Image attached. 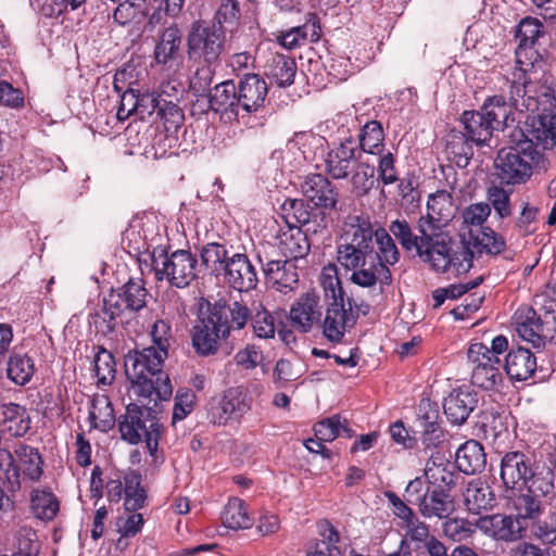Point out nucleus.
Returning <instances> with one entry per match:
<instances>
[{
  "label": "nucleus",
  "mask_w": 556,
  "mask_h": 556,
  "mask_svg": "<svg viewBox=\"0 0 556 556\" xmlns=\"http://www.w3.org/2000/svg\"><path fill=\"white\" fill-rule=\"evenodd\" d=\"M315 437L323 442H332L341 435V417L332 415L317 421L313 427Z\"/></svg>",
  "instance_id": "nucleus-64"
},
{
  "label": "nucleus",
  "mask_w": 556,
  "mask_h": 556,
  "mask_svg": "<svg viewBox=\"0 0 556 556\" xmlns=\"http://www.w3.org/2000/svg\"><path fill=\"white\" fill-rule=\"evenodd\" d=\"M148 296L144 280L129 278L122 287L111 289L103 296L102 305L89 314V324L98 333L109 336L115 331L118 317L126 311L137 313L144 308Z\"/></svg>",
  "instance_id": "nucleus-6"
},
{
  "label": "nucleus",
  "mask_w": 556,
  "mask_h": 556,
  "mask_svg": "<svg viewBox=\"0 0 556 556\" xmlns=\"http://www.w3.org/2000/svg\"><path fill=\"white\" fill-rule=\"evenodd\" d=\"M506 137L509 146L502 148L494 160L501 184L523 185L533 173L547 170L548 159L522 131L520 123L513 127Z\"/></svg>",
  "instance_id": "nucleus-4"
},
{
  "label": "nucleus",
  "mask_w": 556,
  "mask_h": 556,
  "mask_svg": "<svg viewBox=\"0 0 556 556\" xmlns=\"http://www.w3.org/2000/svg\"><path fill=\"white\" fill-rule=\"evenodd\" d=\"M278 249L281 254L296 262L306 257L311 251V242L305 231L298 225H289L280 228L276 235Z\"/></svg>",
  "instance_id": "nucleus-29"
},
{
  "label": "nucleus",
  "mask_w": 556,
  "mask_h": 556,
  "mask_svg": "<svg viewBox=\"0 0 556 556\" xmlns=\"http://www.w3.org/2000/svg\"><path fill=\"white\" fill-rule=\"evenodd\" d=\"M34 359L28 354L13 352L8 361L7 375L17 386H25L35 374Z\"/></svg>",
  "instance_id": "nucleus-45"
},
{
  "label": "nucleus",
  "mask_w": 556,
  "mask_h": 556,
  "mask_svg": "<svg viewBox=\"0 0 556 556\" xmlns=\"http://www.w3.org/2000/svg\"><path fill=\"white\" fill-rule=\"evenodd\" d=\"M208 108L225 123L239 122L242 118L241 104L238 98L236 83L226 79L208 90Z\"/></svg>",
  "instance_id": "nucleus-15"
},
{
  "label": "nucleus",
  "mask_w": 556,
  "mask_h": 556,
  "mask_svg": "<svg viewBox=\"0 0 556 556\" xmlns=\"http://www.w3.org/2000/svg\"><path fill=\"white\" fill-rule=\"evenodd\" d=\"M152 268L157 281L166 280L172 287L182 289L197 278L198 258L189 250L168 253L160 248L153 251Z\"/></svg>",
  "instance_id": "nucleus-9"
},
{
  "label": "nucleus",
  "mask_w": 556,
  "mask_h": 556,
  "mask_svg": "<svg viewBox=\"0 0 556 556\" xmlns=\"http://www.w3.org/2000/svg\"><path fill=\"white\" fill-rule=\"evenodd\" d=\"M425 477L431 489L451 492L456 485L458 475L455 472L454 465L445 459L444 455L435 452L426 463Z\"/></svg>",
  "instance_id": "nucleus-30"
},
{
  "label": "nucleus",
  "mask_w": 556,
  "mask_h": 556,
  "mask_svg": "<svg viewBox=\"0 0 556 556\" xmlns=\"http://www.w3.org/2000/svg\"><path fill=\"white\" fill-rule=\"evenodd\" d=\"M488 345L481 342L471 343L467 356L472 364L471 382L483 390H494L503 382L501 359H492L485 355Z\"/></svg>",
  "instance_id": "nucleus-13"
},
{
  "label": "nucleus",
  "mask_w": 556,
  "mask_h": 556,
  "mask_svg": "<svg viewBox=\"0 0 556 556\" xmlns=\"http://www.w3.org/2000/svg\"><path fill=\"white\" fill-rule=\"evenodd\" d=\"M543 24L534 17H525L516 28L515 39L519 43L534 46L538 38L543 34Z\"/></svg>",
  "instance_id": "nucleus-62"
},
{
  "label": "nucleus",
  "mask_w": 556,
  "mask_h": 556,
  "mask_svg": "<svg viewBox=\"0 0 556 556\" xmlns=\"http://www.w3.org/2000/svg\"><path fill=\"white\" fill-rule=\"evenodd\" d=\"M117 426L123 441L132 445L144 442L149 454L155 456L164 426L150 407L129 403L118 417Z\"/></svg>",
  "instance_id": "nucleus-8"
},
{
  "label": "nucleus",
  "mask_w": 556,
  "mask_h": 556,
  "mask_svg": "<svg viewBox=\"0 0 556 556\" xmlns=\"http://www.w3.org/2000/svg\"><path fill=\"white\" fill-rule=\"evenodd\" d=\"M222 281L240 294L256 289L258 276L255 266L245 253H233L220 277Z\"/></svg>",
  "instance_id": "nucleus-19"
},
{
  "label": "nucleus",
  "mask_w": 556,
  "mask_h": 556,
  "mask_svg": "<svg viewBox=\"0 0 556 556\" xmlns=\"http://www.w3.org/2000/svg\"><path fill=\"white\" fill-rule=\"evenodd\" d=\"M198 67L190 79V90L193 94H202L212 89L215 77V66L217 64H208L205 62H193Z\"/></svg>",
  "instance_id": "nucleus-60"
},
{
  "label": "nucleus",
  "mask_w": 556,
  "mask_h": 556,
  "mask_svg": "<svg viewBox=\"0 0 556 556\" xmlns=\"http://www.w3.org/2000/svg\"><path fill=\"white\" fill-rule=\"evenodd\" d=\"M418 510L425 518H447L455 510L454 496L443 489H430Z\"/></svg>",
  "instance_id": "nucleus-38"
},
{
  "label": "nucleus",
  "mask_w": 556,
  "mask_h": 556,
  "mask_svg": "<svg viewBox=\"0 0 556 556\" xmlns=\"http://www.w3.org/2000/svg\"><path fill=\"white\" fill-rule=\"evenodd\" d=\"M417 422L420 428V441L425 448H437L445 440L441 426L439 406L429 399H421L417 406Z\"/></svg>",
  "instance_id": "nucleus-21"
},
{
  "label": "nucleus",
  "mask_w": 556,
  "mask_h": 556,
  "mask_svg": "<svg viewBox=\"0 0 556 556\" xmlns=\"http://www.w3.org/2000/svg\"><path fill=\"white\" fill-rule=\"evenodd\" d=\"M309 203L305 198H287L280 205L282 218L287 226L298 225L301 227L314 223V232H317L319 229H326L328 225L327 217L323 212L315 210V206L312 207Z\"/></svg>",
  "instance_id": "nucleus-24"
},
{
  "label": "nucleus",
  "mask_w": 556,
  "mask_h": 556,
  "mask_svg": "<svg viewBox=\"0 0 556 556\" xmlns=\"http://www.w3.org/2000/svg\"><path fill=\"white\" fill-rule=\"evenodd\" d=\"M240 18L241 9L239 0H220L210 23L219 29H226V26H237Z\"/></svg>",
  "instance_id": "nucleus-57"
},
{
  "label": "nucleus",
  "mask_w": 556,
  "mask_h": 556,
  "mask_svg": "<svg viewBox=\"0 0 556 556\" xmlns=\"http://www.w3.org/2000/svg\"><path fill=\"white\" fill-rule=\"evenodd\" d=\"M535 460L528 452L507 451L501 458V480L506 489H521L531 477Z\"/></svg>",
  "instance_id": "nucleus-17"
},
{
  "label": "nucleus",
  "mask_w": 556,
  "mask_h": 556,
  "mask_svg": "<svg viewBox=\"0 0 556 556\" xmlns=\"http://www.w3.org/2000/svg\"><path fill=\"white\" fill-rule=\"evenodd\" d=\"M521 129L538 148L552 149L556 146V112L527 116Z\"/></svg>",
  "instance_id": "nucleus-27"
},
{
  "label": "nucleus",
  "mask_w": 556,
  "mask_h": 556,
  "mask_svg": "<svg viewBox=\"0 0 556 556\" xmlns=\"http://www.w3.org/2000/svg\"><path fill=\"white\" fill-rule=\"evenodd\" d=\"M317 533L319 539L315 540L306 556L342 555L341 548L338 545L341 541L340 532L329 520L323 519L317 522Z\"/></svg>",
  "instance_id": "nucleus-37"
},
{
  "label": "nucleus",
  "mask_w": 556,
  "mask_h": 556,
  "mask_svg": "<svg viewBox=\"0 0 556 556\" xmlns=\"http://www.w3.org/2000/svg\"><path fill=\"white\" fill-rule=\"evenodd\" d=\"M222 521L226 528L238 530L247 529L252 525V519L248 515L245 503L238 498H230L222 511Z\"/></svg>",
  "instance_id": "nucleus-47"
},
{
  "label": "nucleus",
  "mask_w": 556,
  "mask_h": 556,
  "mask_svg": "<svg viewBox=\"0 0 556 556\" xmlns=\"http://www.w3.org/2000/svg\"><path fill=\"white\" fill-rule=\"evenodd\" d=\"M452 205V195L446 191H438L430 194L427 201V214L425 216L432 217L433 229L435 233H447L441 229L440 223L448 219V210Z\"/></svg>",
  "instance_id": "nucleus-46"
},
{
  "label": "nucleus",
  "mask_w": 556,
  "mask_h": 556,
  "mask_svg": "<svg viewBox=\"0 0 556 556\" xmlns=\"http://www.w3.org/2000/svg\"><path fill=\"white\" fill-rule=\"evenodd\" d=\"M510 194L511 191H507L501 186L493 185L488 188L486 199L500 219H505L511 216L513 206Z\"/></svg>",
  "instance_id": "nucleus-58"
},
{
  "label": "nucleus",
  "mask_w": 556,
  "mask_h": 556,
  "mask_svg": "<svg viewBox=\"0 0 556 556\" xmlns=\"http://www.w3.org/2000/svg\"><path fill=\"white\" fill-rule=\"evenodd\" d=\"M30 503L31 508L41 519L52 520L59 511V501L50 491L34 490Z\"/></svg>",
  "instance_id": "nucleus-56"
},
{
  "label": "nucleus",
  "mask_w": 556,
  "mask_h": 556,
  "mask_svg": "<svg viewBox=\"0 0 556 556\" xmlns=\"http://www.w3.org/2000/svg\"><path fill=\"white\" fill-rule=\"evenodd\" d=\"M200 256L205 269L215 278L220 279L231 255L228 254L224 244L210 242L202 247Z\"/></svg>",
  "instance_id": "nucleus-43"
},
{
  "label": "nucleus",
  "mask_w": 556,
  "mask_h": 556,
  "mask_svg": "<svg viewBox=\"0 0 556 556\" xmlns=\"http://www.w3.org/2000/svg\"><path fill=\"white\" fill-rule=\"evenodd\" d=\"M93 371L98 378V384H111L115 378V358L113 354L103 346H98V352L93 359Z\"/></svg>",
  "instance_id": "nucleus-55"
},
{
  "label": "nucleus",
  "mask_w": 556,
  "mask_h": 556,
  "mask_svg": "<svg viewBox=\"0 0 556 556\" xmlns=\"http://www.w3.org/2000/svg\"><path fill=\"white\" fill-rule=\"evenodd\" d=\"M156 116L163 121L166 131H176L184 122V113L179 105L164 99Z\"/></svg>",
  "instance_id": "nucleus-63"
},
{
  "label": "nucleus",
  "mask_w": 556,
  "mask_h": 556,
  "mask_svg": "<svg viewBox=\"0 0 556 556\" xmlns=\"http://www.w3.org/2000/svg\"><path fill=\"white\" fill-rule=\"evenodd\" d=\"M250 409L245 396L239 389H228L220 399L208 403L207 418L214 425H225L230 419L242 417Z\"/></svg>",
  "instance_id": "nucleus-22"
},
{
  "label": "nucleus",
  "mask_w": 556,
  "mask_h": 556,
  "mask_svg": "<svg viewBox=\"0 0 556 556\" xmlns=\"http://www.w3.org/2000/svg\"><path fill=\"white\" fill-rule=\"evenodd\" d=\"M459 122L463 125V132L475 142L477 147L488 146L491 141L494 127L480 112V110H466L462 113Z\"/></svg>",
  "instance_id": "nucleus-33"
},
{
  "label": "nucleus",
  "mask_w": 556,
  "mask_h": 556,
  "mask_svg": "<svg viewBox=\"0 0 556 556\" xmlns=\"http://www.w3.org/2000/svg\"><path fill=\"white\" fill-rule=\"evenodd\" d=\"M540 208L528 201H522L520 212L514 219V229L519 237L526 238L538 230Z\"/></svg>",
  "instance_id": "nucleus-52"
},
{
  "label": "nucleus",
  "mask_w": 556,
  "mask_h": 556,
  "mask_svg": "<svg viewBox=\"0 0 556 556\" xmlns=\"http://www.w3.org/2000/svg\"><path fill=\"white\" fill-rule=\"evenodd\" d=\"M242 118L250 117L265 108L268 94L266 80L256 73H238L236 83Z\"/></svg>",
  "instance_id": "nucleus-14"
},
{
  "label": "nucleus",
  "mask_w": 556,
  "mask_h": 556,
  "mask_svg": "<svg viewBox=\"0 0 556 556\" xmlns=\"http://www.w3.org/2000/svg\"><path fill=\"white\" fill-rule=\"evenodd\" d=\"M478 528L464 518H452L443 523L444 534L455 542H460L471 538Z\"/></svg>",
  "instance_id": "nucleus-61"
},
{
  "label": "nucleus",
  "mask_w": 556,
  "mask_h": 556,
  "mask_svg": "<svg viewBox=\"0 0 556 556\" xmlns=\"http://www.w3.org/2000/svg\"><path fill=\"white\" fill-rule=\"evenodd\" d=\"M303 197L309 201L315 210L326 215L327 211H336L339 202V192L332 181L323 174H309L301 184Z\"/></svg>",
  "instance_id": "nucleus-16"
},
{
  "label": "nucleus",
  "mask_w": 556,
  "mask_h": 556,
  "mask_svg": "<svg viewBox=\"0 0 556 556\" xmlns=\"http://www.w3.org/2000/svg\"><path fill=\"white\" fill-rule=\"evenodd\" d=\"M358 147L361 153L380 154L384 148V131L381 123L376 119L365 122L359 128Z\"/></svg>",
  "instance_id": "nucleus-44"
},
{
  "label": "nucleus",
  "mask_w": 556,
  "mask_h": 556,
  "mask_svg": "<svg viewBox=\"0 0 556 556\" xmlns=\"http://www.w3.org/2000/svg\"><path fill=\"white\" fill-rule=\"evenodd\" d=\"M476 245L488 254L497 255L506 250V240L503 235L496 232L491 227H481L475 238Z\"/></svg>",
  "instance_id": "nucleus-59"
},
{
  "label": "nucleus",
  "mask_w": 556,
  "mask_h": 556,
  "mask_svg": "<svg viewBox=\"0 0 556 556\" xmlns=\"http://www.w3.org/2000/svg\"><path fill=\"white\" fill-rule=\"evenodd\" d=\"M125 101H129L131 108L126 111V116L135 113L141 119L150 117L154 113L157 114L159 109L161 108L163 99H161L160 94H155L154 92L149 93H139L134 89L126 90L121 99V104L117 111V117L122 118L123 113L125 111Z\"/></svg>",
  "instance_id": "nucleus-34"
},
{
  "label": "nucleus",
  "mask_w": 556,
  "mask_h": 556,
  "mask_svg": "<svg viewBox=\"0 0 556 556\" xmlns=\"http://www.w3.org/2000/svg\"><path fill=\"white\" fill-rule=\"evenodd\" d=\"M445 239L447 244L442 252L443 255H439L437 249L432 248V257L426 263L438 273H445L450 268H454L458 274L467 273L472 266V251L463 241L454 249L456 242L450 233H446Z\"/></svg>",
  "instance_id": "nucleus-18"
},
{
  "label": "nucleus",
  "mask_w": 556,
  "mask_h": 556,
  "mask_svg": "<svg viewBox=\"0 0 556 556\" xmlns=\"http://www.w3.org/2000/svg\"><path fill=\"white\" fill-rule=\"evenodd\" d=\"M164 362L154 346L128 351L124 357L125 375L138 396L155 402L170 399L173 386L163 370Z\"/></svg>",
  "instance_id": "nucleus-5"
},
{
  "label": "nucleus",
  "mask_w": 556,
  "mask_h": 556,
  "mask_svg": "<svg viewBox=\"0 0 556 556\" xmlns=\"http://www.w3.org/2000/svg\"><path fill=\"white\" fill-rule=\"evenodd\" d=\"M226 41V29H219L204 20L193 21L186 38L188 60L219 64Z\"/></svg>",
  "instance_id": "nucleus-10"
},
{
  "label": "nucleus",
  "mask_w": 556,
  "mask_h": 556,
  "mask_svg": "<svg viewBox=\"0 0 556 556\" xmlns=\"http://www.w3.org/2000/svg\"><path fill=\"white\" fill-rule=\"evenodd\" d=\"M351 185L356 197H365L375 187V167L368 163L358 162L352 170Z\"/></svg>",
  "instance_id": "nucleus-54"
},
{
  "label": "nucleus",
  "mask_w": 556,
  "mask_h": 556,
  "mask_svg": "<svg viewBox=\"0 0 556 556\" xmlns=\"http://www.w3.org/2000/svg\"><path fill=\"white\" fill-rule=\"evenodd\" d=\"M181 46V31L177 25L166 27L154 49V60L159 65H168L179 53Z\"/></svg>",
  "instance_id": "nucleus-41"
},
{
  "label": "nucleus",
  "mask_w": 556,
  "mask_h": 556,
  "mask_svg": "<svg viewBox=\"0 0 556 556\" xmlns=\"http://www.w3.org/2000/svg\"><path fill=\"white\" fill-rule=\"evenodd\" d=\"M465 502L470 513L480 514L482 509L493 507L495 496L489 485L480 483L467 489Z\"/></svg>",
  "instance_id": "nucleus-53"
},
{
  "label": "nucleus",
  "mask_w": 556,
  "mask_h": 556,
  "mask_svg": "<svg viewBox=\"0 0 556 556\" xmlns=\"http://www.w3.org/2000/svg\"><path fill=\"white\" fill-rule=\"evenodd\" d=\"M476 527L483 534L507 543L520 540L526 533L522 521L513 515L500 513L480 516L476 520Z\"/></svg>",
  "instance_id": "nucleus-20"
},
{
  "label": "nucleus",
  "mask_w": 556,
  "mask_h": 556,
  "mask_svg": "<svg viewBox=\"0 0 556 556\" xmlns=\"http://www.w3.org/2000/svg\"><path fill=\"white\" fill-rule=\"evenodd\" d=\"M378 245V252L376 251V255L378 256V262L384 266L387 269V281L377 280V285H379L380 292L382 293L386 288L390 287L393 281L392 273L389 268L390 265H394L400 261V251L395 244V239L391 237L390 231L382 227H378L374 229V243Z\"/></svg>",
  "instance_id": "nucleus-31"
},
{
  "label": "nucleus",
  "mask_w": 556,
  "mask_h": 556,
  "mask_svg": "<svg viewBox=\"0 0 556 556\" xmlns=\"http://www.w3.org/2000/svg\"><path fill=\"white\" fill-rule=\"evenodd\" d=\"M14 454L24 467L23 473L31 481H38L43 472V462L38 448L20 444L14 450Z\"/></svg>",
  "instance_id": "nucleus-48"
},
{
  "label": "nucleus",
  "mask_w": 556,
  "mask_h": 556,
  "mask_svg": "<svg viewBox=\"0 0 556 556\" xmlns=\"http://www.w3.org/2000/svg\"><path fill=\"white\" fill-rule=\"evenodd\" d=\"M320 283L327 301L324 319L319 294L312 290L301 294L292 304L290 324L301 333H307L318 326L327 341L340 344L345 332L356 325L357 314L352 312V300L344 299L345 292L334 266L324 268Z\"/></svg>",
  "instance_id": "nucleus-1"
},
{
  "label": "nucleus",
  "mask_w": 556,
  "mask_h": 556,
  "mask_svg": "<svg viewBox=\"0 0 556 556\" xmlns=\"http://www.w3.org/2000/svg\"><path fill=\"white\" fill-rule=\"evenodd\" d=\"M251 308H253V312L249 323L252 325L254 334L261 339L274 338L276 327L273 315L261 302L253 301Z\"/></svg>",
  "instance_id": "nucleus-51"
},
{
  "label": "nucleus",
  "mask_w": 556,
  "mask_h": 556,
  "mask_svg": "<svg viewBox=\"0 0 556 556\" xmlns=\"http://www.w3.org/2000/svg\"><path fill=\"white\" fill-rule=\"evenodd\" d=\"M337 247V262L352 270L350 280L362 288H372L377 280L387 281V269L376 255L374 226L367 216H350Z\"/></svg>",
  "instance_id": "nucleus-3"
},
{
  "label": "nucleus",
  "mask_w": 556,
  "mask_h": 556,
  "mask_svg": "<svg viewBox=\"0 0 556 556\" xmlns=\"http://www.w3.org/2000/svg\"><path fill=\"white\" fill-rule=\"evenodd\" d=\"M361 155L354 140L348 138L328 151L325 157V170L332 179H346L358 163Z\"/></svg>",
  "instance_id": "nucleus-23"
},
{
  "label": "nucleus",
  "mask_w": 556,
  "mask_h": 556,
  "mask_svg": "<svg viewBox=\"0 0 556 556\" xmlns=\"http://www.w3.org/2000/svg\"><path fill=\"white\" fill-rule=\"evenodd\" d=\"M475 142L462 131L452 129L446 139L445 152L459 168H466L473 156Z\"/></svg>",
  "instance_id": "nucleus-39"
},
{
  "label": "nucleus",
  "mask_w": 556,
  "mask_h": 556,
  "mask_svg": "<svg viewBox=\"0 0 556 556\" xmlns=\"http://www.w3.org/2000/svg\"><path fill=\"white\" fill-rule=\"evenodd\" d=\"M265 76L277 87L287 88L294 83L296 63L292 56L274 53L264 66Z\"/></svg>",
  "instance_id": "nucleus-36"
},
{
  "label": "nucleus",
  "mask_w": 556,
  "mask_h": 556,
  "mask_svg": "<svg viewBox=\"0 0 556 556\" xmlns=\"http://www.w3.org/2000/svg\"><path fill=\"white\" fill-rule=\"evenodd\" d=\"M253 308L242 299L223 295L213 301L202 299L199 307L198 324L193 326L192 346L199 356L215 355L222 341H226L232 331L245 328L252 318Z\"/></svg>",
  "instance_id": "nucleus-2"
},
{
  "label": "nucleus",
  "mask_w": 556,
  "mask_h": 556,
  "mask_svg": "<svg viewBox=\"0 0 556 556\" xmlns=\"http://www.w3.org/2000/svg\"><path fill=\"white\" fill-rule=\"evenodd\" d=\"M21 468L10 451L0 448V510L13 508L10 496L21 490Z\"/></svg>",
  "instance_id": "nucleus-25"
},
{
  "label": "nucleus",
  "mask_w": 556,
  "mask_h": 556,
  "mask_svg": "<svg viewBox=\"0 0 556 556\" xmlns=\"http://www.w3.org/2000/svg\"><path fill=\"white\" fill-rule=\"evenodd\" d=\"M432 217L420 216L417 220L418 233H415L409 223L402 218L390 223L389 231L407 253H414L424 263L431 260L432 248H435L439 255H443L446 247V233H435Z\"/></svg>",
  "instance_id": "nucleus-7"
},
{
  "label": "nucleus",
  "mask_w": 556,
  "mask_h": 556,
  "mask_svg": "<svg viewBox=\"0 0 556 556\" xmlns=\"http://www.w3.org/2000/svg\"><path fill=\"white\" fill-rule=\"evenodd\" d=\"M150 334L153 343L151 346H154L157 355L166 359L169 356L170 349L176 343L170 324L164 319L155 320Z\"/></svg>",
  "instance_id": "nucleus-49"
},
{
  "label": "nucleus",
  "mask_w": 556,
  "mask_h": 556,
  "mask_svg": "<svg viewBox=\"0 0 556 556\" xmlns=\"http://www.w3.org/2000/svg\"><path fill=\"white\" fill-rule=\"evenodd\" d=\"M533 493H521L515 497L513 501L514 509L516 514L513 515L516 519L522 521V526H525V531L528 528V520L535 519L542 513L541 502L538 500Z\"/></svg>",
  "instance_id": "nucleus-50"
},
{
  "label": "nucleus",
  "mask_w": 556,
  "mask_h": 556,
  "mask_svg": "<svg viewBox=\"0 0 556 556\" xmlns=\"http://www.w3.org/2000/svg\"><path fill=\"white\" fill-rule=\"evenodd\" d=\"M504 369L511 380L526 381L532 378L533 382H536L543 379L542 376L536 377L538 368L534 354L522 346L509 350L505 357Z\"/></svg>",
  "instance_id": "nucleus-28"
},
{
  "label": "nucleus",
  "mask_w": 556,
  "mask_h": 556,
  "mask_svg": "<svg viewBox=\"0 0 556 556\" xmlns=\"http://www.w3.org/2000/svg\"><path fill=\"white\" fill-rule=\"evenodd\" d=\"M268 250L273 251V248L265 244L254 248L256 261L261 264L266 280L279 292L293 291L299 282L295 262L271 258Z\"/></svg>",
  "instance_id": "nucleus-12"
},
{
  "label": "nucleus",
  "mask_w": 556,
  "mask_h": 556,
  "mask_svg": "<svg viewBox=\"0 0 556 556\" xmlns=\"http://www.w3.org/2000/svg\"><path fill=\"white\" fill-rule=\"evenodd\" d=\"M88 419L90 428L101 432H108L114 427L116 422L114 408L106 395H96L92 397Z\"/></svg>",
  "instance_id": "nucleus-42"
},
{
  "label": "nucleus",
  "mask_w": 556,
  "mask_h": 556,
  "mask_svg": "<svg viewBox=\"0 0 556 556\" xmlns=\"http://www.w3.org/2000/svg\"><path fill=\"white\" fill-rule=\"evenodd\" d=\"M478 406L477 393L469 389L453 390L448 396L444 399L443 410L446 419L454 426L464 425L470 414Z\"/></svg>",
  "instance_id": "nucleus-26"
},
{
  "label": "nucleus",
  "mask_w": 556,
  "mask_h": 556,
  "mask_svg": "<svg viewBox=\"0 0 556 556\" xmlns=\"http://www.w3.org/2000/svg\"><path fill=\"white\" fill-rule=\"evenodd\" d=\"M513 320L518 336L534 348H543L546 342L556 341V309L520 307L515 312Z\"/></svg>",
  "instance_id": "nucleus-11"
},
{
  "label": "nucleus",
  "mask_w": 556,
  "mask_h": 556,
  "mask_svg": "<svg viewBox=\"0 0 556 556\" xmlns=\"http://www.w3.org/2000/svg\"><path fill=\"white\" fill-rule=\"evenodd\" d=\"M525 486L530 493L544 497L549 504L556 502V478L543 463L542 466L538 464L533 467Z\"/></svg>",
  "instance_id": "nucleus-40"
},
{
  "label": "nucleus",
  "mask_w": 556,
  "mask_h": 556,
  "mask_svg": "<svg viewBox=\"0 0 556 556\" xmlns=\"http://www.w3.org/2000/svg\"><path fill=\"white\" fill-rule=\"evenodd\" d=\"M455 466L465 475H477L486 466V454L483 445L470 439L463 443L455 454Z\"/></svg>",
  "instance_id": "nucleus-35"
},
{
  "label": "nucleus",
  "mask_w": 556,
  "mask_h": 556,
  "mask_svg": "<svg viewBox=\"0 0 556 556\" xmlns=\"http://www.w3.org/2000/svg\"><path fill=\"white\" fill-rule=\"evenodd\" d=\"M516 104L507 101L502 94L488 97L479 108L496 131H504L515 121Z\"/></svg>",
  "instance_id": "nucleus-32"
}]
</instances>
